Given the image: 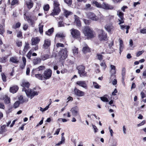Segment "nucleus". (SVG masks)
Masks as SVG:
<instances>
[{"instance_id":"f257e3e1","label":"nucleus","mask_w":146,"mask_h":146,"mask_svg":"<svg viewBox=\"0 0 146 146\" xmlns=\"http://www.w3.org/2000/svg\"><path fill=\"white\" fill-rule=\"evenodd\" d=\"M53 2L54 9L52 10L50 15L54 16L58 15L60 12V10L59 7L60 4L58 1L57 0H54Z\"/></svg>"},{"instance_id":"f03ea898","label":"nucleus","mask_w":146,"mask_h":146,"mask_svg":"<svg viewBox=\"0 0 146 146\" xmlns=\"http://www.w3.org/2000/svg\"><path fill=\"white\" fill-rule=\"evenodd\" d=\"M22 91H25L27 97L30 98L31 99L32 98L35 96L38 95V92L35 91V89H29L28 90H26L24 88H23Z\"/></svg>"},{"instance_id":"7ed1b4c3","label":"nucleus","mask_w":146,"mask_h":146,"mask_svg":"<svg viewBox=\"0 0 146 146\" xmlns=\"http://www.w3.org/2000/svg\"><path fill=\"white\" fill-rule=\"evenodd\" d=\"M85 36L88 38H92L94 36V33L92 30L88 27H85L83 30Z\"/></svg>"},{"instance_id":"20e7f679","label":"nucleus","mask_w":146,"mask_h":146,"mask_svg":"<svg viewBox=\"0 0 146 146\" xmlns=\"http://www.w3.org/2000/svg\"><path fill=\"white\" fill-rule=\"evenodd\" d=\"M77 68L78 70V72L81 77H84L87 76L86 72L85 70V68L82 65L78 66Z\"/></svg>"},{"instance_id":"39448f33","label":"nucleus","mask_w":146,"mask_h":146,"mask_svg":"<svg viewBox=\"0 0 146 146\" xmlns=\"http://www.w3.org/2000/svg\"><path fill=\"white\" fill-rule=\"evenodd\" d=\"M67 50L66 48L62 49L59 52L58 55L60 57V60L65 59L67 58Z\"/></svg>"},{"instance_id":"423d86ee","label":"nucleus","mask_w":146,"mask_h":146,"mask_svg":"<svg viewBox=\"0 0 146 146\" xmlns=\"http://www.w3.org/2000/svg\"><path fill=\"white\" fill-rule=\"evenodd\" d=\"M70 31L73 38L77 39L80 38V33L78 30L73 28L70 29Z\"/></svg>"},{"instance_id":"0eeeda50","label":"nucleus","mask_w":146,"mask_h":146,"mask_svg":"<svg viewBox=\"0 0 146 146\" xmlns=\"http://www.w3.org/2000/svg\"><path fill=\"white\" fill-rule=\"evenodd\" d=\"M99 38L101 41L106 40L107 39L106 34L102 29L100 31Z\"/></svg>"},{"instance_id":"6e6552de","label":"nucleus","mask_w":146,"mask_h":146,"mask_svg":"<svg viewBox=\"0 0 146 146\" xmlns=\"http://www.w3.org/2000/svg\"><path fill=\"white\" fill-rule=\"evenodd\" d=\"M52 74V71L50 69L45 70L44 73V77L45 79H49L51 77Z\"/></svg>"},{"instance_id":"1a4fd4ad","label":"nucleus","mask_w":146,"mask_h":146,"mask_svg":"<svg viewBox=\"0 0 146 146\" xmlns=\"http://www.w3.org/2000/svg\"><path fill=\"white\" fill-rule=\"evenodd\" d=\"M117 15L120 19H118V21L119 22L118 24L120 25L121 24L124 23L123 13L121 12L120 10H119L117 11Z\"/></svg>"},{"instance_id":"9d476101","label":"nucleus","mask_w":146,"mask_h":146,"mask_svg":"<svg viewBox=\"0 0 146 146\" xmlns=\"http://www.w3.org/2000/svg\"><path fill=\"white\" fill-rule=\"evenodd\" d=\"M88 16L89 18L91 20L97 21L99 19V18L96 15L92 12H90L88 14Z\"/></svg>"},{"instance_id":"9b49d317","label":"nucleus","mask_w":146,"mask_h":146,"mask_svg":"<svg viewBox=\"0 0 146 146\" xmlns=\"http://www.w3.org/2000/svg\"><path fill=\"white\" fill-rule=\"evenodd\" d=\"M76 84L79 86L81 87L84 89L87 88V86L86 82L85 81H80L76 82Z\"/></svg>"},{"instance_id":"f8f14e48","label":"nucleus","mask_w":146,"mask_h":146,"mask_svg":"<svg viewBox=\"0 0 146 146\" xmlns=\"http://www.w3.org/2000/svg\"><path fill=\"white\" fill-rule=\"evenodd\" d=\"M71 111L73 116L75 117L77 115H79V109L76 106L72 108Z\"/></svg>"},{"instance_id":"ddd939ff","label":"nucleus","mask_w":146,"mask_h":146,"mask_svg":"<svg viewBox=\"0 0 146 146\" xmlns=\"http://www.w3.org/2000/svg\"><path fill=\"white\" fill-rule=\"evenodd\" d=\"M40 41V39L38 37H33L31 39V44L32 45H36Z\"/></svg>"},{"instance_id":"4468645a","label":"nucleus","mask_w":146,"mask_h":146,"mask_svg":"<svg viewBox=\"0 0 146 146\" xmlns=\"http://www.w3.org/2000/svg\"><path fill=\"white\" fill-rule=\"evenodd\" d=\"M50 40L49 39H46L44 40L43 46L44 49H47L50 46Z\"/></svg>"},{"instance_id":"2eb2a0df","label":"nucleus","mask_w":146,"mask_h":146,"mask_svg":"<svg viewBox=\"0 0 146 146\" xmlns=\"http://www.w3.org/2000/svg\"><path fill=\"white\" fill-rule=\"evenodd\" d=\"M74 91L75 94L79 97L83 96L84 95V92L79 90L76 88H74Z\"/></svg>"},{"instance_id":"dca6fc26","label":"nucleus","mask_w":146,"mask_h":146,"mask_svg":"<svg viewBox=\"0 0 146 146\" xmlns=\"http://www.w3.org/2000/svg\"><path fill=\"white\" fill-rule=\"evenodd\" d=\"M101 8L105 9L108 10L112 9L113 8V7L112 6L108 4H107L105 3H103L102 4Z\"/></svg>"},{"instance_id":"f3484780","label":"nucleus","mask_w":146,"mask_h":146,"mask_svg":"<svg viewBox=\"0 0 146 146\" xmlns=\"http://www.w3.org/2000/svg\"><path fill=\"white\" fill-rule=\"evenodd\" d=\"M105 28L106 30L109 32L112 31L114 30V27L111 24L106 25L105 27Z\"/></svg>"},{"instance_id":"a211bd4d","label":"nucleus","mask_w":146,"mask_h":146,"mask_svg":"<svg viewBox=\"0 0 146 146\" xmlns=\"http://www.w3.org/2000/svg\"><path fill=\"white\" fill-rule=\"evenodd\" d=\"M74 23L78 26H81V24L79 18L77 16L74 15Z\"/></svg>"},{"instance_id":"6ab92c4d","label":"nucleus","mask_w":146,"mask_h":146,"mask_svg":"<svg viewBox=\"0 0 146 146\" xmlns=\"http://www.w3.org/2000/svg\"><path fill=\"white\" fill-rule=\"evenodd\" d=\"M83 46L82 51L84 53H86L90 51V49L86 44H84Z\"/></svg>"},{"instance_id":"aec40b11","label":"nucleus","mask_w":146,"mask_h":146,"mask_svg":"<svg viewBox=\"0 0 146 146\" xmlns=\"http://www.w3.org/2000/svg\"><path fill=\"white\" fill-rule=\"evenodd\" d=\"M41 59L39 57H35L34 58L32 62L33 64L35 65L40 64L41 62Z\"/></svg>"},{"instance_id":"412c9836","label":"nucleus","mask_w":146,"mask_h":146,"mask_svg":"<svg viewBox=\"0 0 146 146\" xmlns=\"http://www.w3.org/2000/svg\"><path fill=\"white\" fill-rule=\"evenodd\" d=\"M2 100H4V102L6 104L9 103L10 102V99L8 98L7 96L5 95H4L1 98Z\"/></svg>"},{"instance_id":"4be33fe9","label":"nucleus","mask_w":146,"mask_h":146,"mask_svg":"<svg viewBox=\"0 0 146 146\" xmlns=\"http://www.w3.org/2000/svg\"><path fill=\"white\" fill-rule=\"evenodd\" d=\"M19 89L18 87L16 86H15L10 87V91L13 93H16Z\"/></svg>"},{"instance_id":"5701e85b","label":"nucleus","mask_w":146,"mask_h":146,"mask_svg":"<svg viewBox=\"0 0 146 146\" xmlns=\"http://www.w3.org/2000/svg\"><path fill=\"white\" fill-rule=\"evenodd\" d=\"M45 68L44 66H39L38 68L33 69V71H34L35 73H37V71L43 70H44Z\"/></svg>"},{"instance_id":"b1692460","label":"nucleus","mask_w":146,"mask_h":146,"mask_svg":"<svg viewBox=\"0 0 146 146\" xmlns=\"http://www.w3.org/2000/svg\"><path fill=\"white\" fill-rule=\"evenodd\" d=\"M26 4L29 9H31L33 6V3L31 0H29L26 2Z\"/></svg>"},{"instance_id":"393cba45","label":"nucleus","mask_w":146,"mask_h":146,"mask_svg":"<svg viewBox=\"0 0 146 146\" xmlns=\"http://www.w3.org/2000/svg\"><path fill=\"white\" fill-rule=\"evenodd\" d=\"M84 10L86 11H89L94 9L93 7L91 6V5L90 4H86L84 8Z\"/></svg>"},{"instance_id":"a878e982","label":"nucleus","mask_w":146,"mask_h":146,"mask_svg":"<svg viewBox=\"0 0 146 146\" xmlns=\"http://www.w3.org/2000/svg\"><path fill=\"white\" fill-rule=\"evenodd\" d=\"M26 19L28 22L30 23L31 25L33 27H34V25L35 23L34 21L32 20L31 18L29 16H26Z\"/></svg>"},{"instance_id":"bb28decb","label":"nucleus","mask_w":146,"mask_h":146,"mask_svg":"<svg viewBox=\"0 0 146 146\" xmlns=\"http://www.w3.org/2000/svg\"><path fill=\"white\" fill-rule=\"evenodd\" d=\"M58 19L60 20V21H59L58 23V27H64V25L62 22L63 19L62 17H60V18H56V20L58 21Z\"/></svg>"},{"instance_id":"cd10ccee","label":"nucleus","mask_w":146,"mask_h":146,"mask_svg":"<svg viewBox=\"0 0 146 146\" xmlns=\"http://www.w3.org/2000/svg\"><path fill=\"white\" fill-rule=\"evenodd\" d=\"M29 85H30V84H29V83L27 81H24L21 84V86L23 87V88H24L25 89V88H25V87H26V88H29Z\"/></svg>"},{"instance_id":"c85d7f7f","label":"nucleus","mask_w":146,"mask_h":146,"mask_svg":"<svg viewBox=\"0 0 146 146\" xmlns=\"http://www.w3.org/2000/svg\"><path fill=\"white\" fill-rule=\"evenodd\" d=\"M119 50L120 53L123 50V49L124 48V45L123 44V42L122 40L121 39H119Z\"/></svg>"},{"instance_id":"c756f323","label":"nucleus","mask_w":146,"mask_h":146,"mask_svg":"<svg viewBox=\"0 0 146 146\" xmlns=\"http://www.w3.org/2000/svg\"><path fill=\"white\" fill-rule=\"evenodd\" d=\"M126 69L125 68H123L122 70L121 75L122 77V82H124L125 77Z\"/></svg>"},{"instance_id":"7c9ffc66","label":"nucleus","mask_w":146,"mask_h":146,"mask_svg":"<svg viewBox=\"0 0 146 146\" xmlns=\"http://www.w3.org/2000/svg\"><path fill=\"white\" fill-rule=\"evenodd\" d=\"M35 76L39 80H45L44 77V76L40 74H38L35 75Z\"/></svg>"},{"instance_id":"2f4dec72","label":"nucleus","mask_w":146,"mask_h":146,"mask_svg":"<svg viewBox=\"0 0 146 146\" xmlns=\"http://www.w3.org/2000/svg\"><path fill=\"white\" fill-rule=\"evenodd\" d=\"M9 60L12 62L16 64L17 63L19 62L17 58L14 57L10 58Z\"/></svg>"},{"instance_id":"473e14b6","label":"nucleus","mask_w":146,"mask_h":146,"mask_svg":"<svg viewBox=\"0 0 146 146\" xmlns=\"http://www.w3.org/2000/svg\"><path fill=\"white\" fill-rule=\"evenodd\" d=\"M111 72L112 74H115L116 73L115 67L114 65H110Z\"/></svg>"},{"instance_id":"72a5a7b5","label":"nucleus","mask_w":146,"mask_h":146,"mask_svg":"<svg viewBox=\"0 0 146 146\" xmlns=\"http://www.w3.org/2000/svg\"><path fill=\"white\" fill-rule=\"evenodd\" d=\"M92 3L95 5L96 7L99 8H101L102 5L96 1H93L92 2Z\"/></svg>"},{"instance_id":"f704fd0d","label":"nucleus","mask_w":146,"mask_h":146,"mask_svg":"<svg viewBox=\"0 0 146 146\" xmlns=\"http://www.w3.org/2000/svg\"><path fill=\"white\" fill-rule=\"evenodd\" d=\"M29 48V44L28 43H25V45L24 46L23 51L26 52Z\"/></svg>"},{"instance_id":"c9c22d12","label":"nucleus","mask_w":146,"mask_h":146,"mask_svg":"<svg viewBox=\"0 0 146 146\" xmlns=\"http://www.w3.org/2000/svg\"><path fill=\"white\" fill-rule=\"evenodd\" d=\"M117 142L115 140H113L110 142L109 146H117Z\"/></svg>"},{"instance_id":"e433bc0d","label":"nucleus","mask_w":146,"mask_h":146,"mask_svg":"<svg viewBox=\"0 0 146 146\" xmlns=\"http://www.w3.org/2000/svg\"><path fill=\"white\" fill-rule=\"evenodd\" d=\"M73 53L74 55H76L78 54V50L77 48H76L75 47H74L72 49Z\"/></svg>"},{"instance_id":"4c0bfd02","label":"nucleus","mask_w":146,"mask_h":146,"mask_svg":"<svg viewBox=\"0 0 146 146\" xmlns=\"http://www.w3.org/2000/svg\"><path fill=\"white\" fill-rule=\"evenodd\" d=\"M54 29L53 28L50 29L48 31H46V34L48 35H50L53 32Z\"/></svg>"},{"instance_id":"58836bf2","label":"nucleus","mask_w":146,"mask_h":146,"mask_svg":"<svg viewBox=\"0 0 146 146\" xmlns=\"http://www.w3.org/2000/svg\"><path fill=\"white\" fill-rule=\"evenodd\" d=\"M39 31L40 34H42L43 32V26L42 25H41L40 24L38 26Z\"/></svg>"},{"instance_id":"ea45409f","label":"nucleus","mask_w":146,"mask_h":146,"mask_svg":"<svg viewBox=\"0 0 146 146\" xmlns=\"http://www.w3.org/2000/svg\"><path fill=\"white\" fill-rule=\"evenodd\" d=\"M50 104H48L47 106H46L44 108H42V107H40V111L42 112H44V111H45L46 110L49 108V106L50 105Z\"/></svg>"},{"instance_id":"a19ab883","label":"nucleus","mask_w":146,"mask_h":146,"mask_svg":"<svg viewBox=\"0 0 146 146\" xmlns=\"http://www.w3.org/2000/svg\"><path fill=\"white\" fill-rule=\"evenodd\" d=\"M93 84L94 88L96 89H99L101 86L99 85L98 83L94 82H93Z\"/></svg>"},{"instance_id":"79ce46f5","label":"nucleus","mask_w":146,"mask_h":146,"mask_svg":"<svg viewBox=\"0 0 146 146\" xmlns=\"http://www.w3.org/2000/svg\"><path fill=\"white\" fill-rule=\"evenodd\" d=\"M5 32V29L3 26L0 25V34L2 35Z\"/></svg>"},{"instance_id":"37998d69","label":"nucleus","mask_w":146,"mask_h":146,"mask_svg":"<svg viewBox=\"0 0 146 146\" xmlns=\"http://www.w3.org/2000/svg\"><path fill=\"white\" fill-rule=\"evenodd\" d=\"M21 103L19 101H17L14 104L13 106L15 108H18Z\"/></svg>"},{"instance_id":"c03bdc74","label":"nucleus","mask_w":146,"mask_h":146,"mask_svg":"<svg viewBox=\"0 0 146 146\" xmlns=\"http://www.w3.org/2000/svg\"><path fill=\"white\" fill-rule=\"evenodd\" d=\"M64 36L62 33H58L56 35V37L63 38Z\"/></svg>"},{"instance_id":"a18cd8bd","label":"nucleus","mask_w":146,"mask_h":146,"mask_svg":"<svg viewBox=\"0 0 146 146\" xmlns=\"http://www.w3.org/2000/svg\"><path fill=\"white\" fill-rule=\"evenodd\" d=\"M19 3L18 0H13L11 3V5L13 6L16 4L18 5Z\"/></svg>"},{"instance_id":"49530a36","label":"nucleus","mask_w":146,"mask_h":146,"mask_svg":"<svg viewBox=\"0 0 146 146\" xmlns=\"http://www.w3.org/2000/svg\"><path fill=\"white\" fill-rule=\"evenodd\" d=\"M5 125H3L1 126V132L2 133L5 132L7 130L5 129Z\"/></svg>"},{"instance_id":"de8ad7c7","label":"nucleus","mask_w":146,"mask_h":146,"mask_svg":"<svg viewBox=\"0 0 146 146\" xmlns=\"http://www.w3.org/2000/svg\"><path fill=\"white\" fill-rule=\"evenodd\" d=\"M22 61H23V66H21V67L22 68H23L26 65V59L24 57H22Z\"/></svg>"},{"instance_id":"09e8293b","label":"nucleus","mask_w":146,"mask_h":146,"mask_svg":"<svg viewBox=\"0 0 146 146\" xmlns=\"http://www.w3.org/2000/svg\"><path fill=\"white\" fill-rule=\"evenodd\" d=\"M49 8V5L46 4L43 7V9L44 11H47L48 10Z\"/></svg>"},{"instance_id":"8fccbe9b","label":"nucleus","mask_w":146,"mask_h":146,"mask_svg":"<svg viewBox=\"0 0 146 146\" xmlns=\"http://www.w3.org/2000/svg\"><path fill=\"white\" fill-rule=\"evenodd\" d=\"M101 100L104 102H108V99L105 97H102L100 98Z\"/></svg>"},{"instance_id":"3c124183","label":"nucleus","mask_w":146,"mask_h":146,"mask_svg":"<svg viewBox=\"0 0 146 146\" xmlns=\"http://www.w3.org/2000/svg\"><path fill=\"white\" fill-rule=\"evenodd\" d=\"M32 53V51L31 50H30L27 53V56L29 59H31V57Z\"/></svg>"},{"instance_id":"603ef678","label":"nucleus","mask_w":146,"mask_h":146,"mask_svg":"<svg viewBox=\"0 0 146 146\" xmlns=\"http://www.w3.org/2000/svg\"><path fill=\"white\" fill-rule=\"evenodd\" d=\"M49 58V56L47 54H45L42 56V59L43 60H45Z\"/></svg>"},{"instance_id":"864d4df0","label":"nucleus","mask_w":146,"mask_h":146,"mask_svg":"<svg viewBox=\"0 0 146 146\" xmlns=\"http://www.w3.org/2000/svg\"><path fill=\"white\" fill-rule=\"evenodd\" d=\"M120 28L121 29L124 30L125 29H126L127 28V27H129V26L124 25H120Z\"/></svg>"},{"instance_id":"5fc2aeb1","label":"nucleus","mask_w":146,"mask_h":146,"mask_svg":"<svg viewBox=\"0 0 146 146\" xmlns=\"http://www.w3.org/2000/svg\"><path fill=\"white\" fill-rule=\"evenodd\" d=\"M71 13L70 12L67 10H65L64 11V14L66 17H67L68 16L70 15Z\"/></svg>"},{"instance_id":"6e6d98bb","label":"nucleus","mask_w":146,"mask_h":146,"mask_svg":"<svg viewBox=\"0 0 146 146\" xmlns=\"http://www.w3.org/2000/svg\"><path fill=\"white\" fill-rule=\"evenodd\" d=\"M1 76L3 81L4 82H5L6 81V77L5 75L4 74L2 73L1 74Z\"/></svg>"},{"instance_id":"4d7b16f0","label":"nucleus","mask_w":146,"mask_h":146,"mask_svg":"<svg viewBox=\"0 0 146 146\" xmlns=\"http://www.w3.org/2000/svg\"><path fill=\"white\" fill-rule=\"evenodd\" d=\"M65 140V138L64 136H62L61 140L59 142L60 143V144H61L62 143H64Z\"/></svg>"},{"instance_id":"13d9d810","label":"nucleus","mask_w":146,"mask_h":146,"mask_svg":"<svg viewBox=\"0 0 146 146\" xmlns=\"http://www.w3.org/2000/svg\"><path fill=\"white\" fill-rule=\"evenodd\" d=\"M83 21L86 25H89L90 23V21L89 20L84 19Z\"/></svg>"},{"instance_id":"bf43d9fd","label":"nucleus","mask_w":146,"mask_h":146,"mask_svg":"<svg viewBox=\"0 0 146 146\" xmlns=\"http://www.w3.org/2000/svg\"><path fill=\"white\" fill-rule=\"evenodd\" d=\"M97 56L98 58L100 60H101L103 59V56L99 54H97Z\"/></svg>"},{"instance_id":"052dcab7","label":"nucleus","mask_w":146,"mask_h":146,"mask_svg":"<svg viewBox=\"0 0 146 146\" xmlns=\"http://www.w3.org/2000/svg\"><path fill=\"white\" fill-rule=\"evenodd\" d=\"M56 46L57 47H64V45L61 43H58L56 44Z\"/></svg>"},{"instance_id":"680f3d73","label":"nucleus","mask_w":146,"mask_h":146,"mask_svg":"<svg viewBox=\"0 0 146 146\" xmlns=\"http://www.w3.org/2000/svg\"><path fill=\"white\" fill-rule=\"evenodd\" d=\"M92 126L93 127V129L94 130L95 133H96L98 132V129L96 127L95 125H92Z\"/></svg>"},{"instance_id":"e2e57ef3","label":"nucleus","mask_w":146,"mask_h":146,"mask_svg":"<svg viewBox=\"0 0 146 146\" xmlns=\"http://www.w3.org/2000/svg\"><path fill=\"white\" fill-rule=\"evenodd\" d=\"M16 44L17 45L18 47L21 46L22 45V42L21 41H17L16 42Z\"/></svg>"},{"instance_id":"0e129e2a","label":"nucleus","mask_w":146,"mask_h":146,"mask_svg":"<svg viewBox=\"0 0 146 146\" xmlns=\"http://www.w3.org/2000/svg\"><path fill=\"white\" fill-rule=\"evenodd\" d=\"M64 1L67 4L70 5L72 3V0H64Z\"/></svg>"},{"instance_id":"69168bd1","label":"nucleus","mask_w":146,"mask_h":146,"mask_svg":"<svg viewBox=\"0 0 146 146\" xmlns=\"http://www.w3.org/2000/svg\"><path fill=\"white\" fill-rule=\"evenodd\" d=\"M144 52L143 51H140L137 52L136 54V56L137 57L141 55Z\"/></svg>"},{"instance_id":"338daca9","label":"nucleus","mask_w":146,"mask_h":146,"mask_svg":"<svg viewBox=\"0 0 146 146\" xmlns=\"http://www.w3.org/2000/svg\"><path fill=\"white\" fill-rule=\"evenodd\" d=\"M100 65L104 69H105L106 67V66L104 62H102Z\"/></svg>"},{"instance_id":"774afa93","label":"nucleus","mask_w":146,"mask_h":146,"mask_svg":"<svg viewBox=\"0 0 146 146\" xmlns=\"http://www.w3.org/2000/svg\"><path fill=\"white\" fill-rule=\"evenodd\" d=\"M140 32L143 34L146 33V29H143L140 30Z\"/></svg>"}]
</instances>
